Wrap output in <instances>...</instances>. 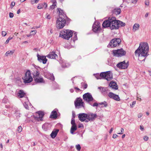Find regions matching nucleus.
<instances>
[{
	"mask_svg": "<svg viewBox=\"0 0 151 151\" xmlns=\"http://www.w3.org/2000/svg\"><path fill=\"white\" fill-rule=\"evenodd\" d=\"M71 124L72 126H77L75 119H71Z\"/></svg>",
	"mask_w": 151,
	"mask_h": 151,
	"instance_id": "42",
	"label": "nucleus"
},
{
	"mask_svg": "<svg viewBox=\"0 0 151 151\" xmlns=\"http://www.w3.org/2000/svg\"><path fill=\"white\" fill-rule=\"evenodd\" d=\"M76 147L77 150L78 151H80L81 149V145L79 144L76 145Z\"/></svg>",
	"mask_w": 151,
	"mask_h": 151,
	"instance_id": "44",
	"label": "nucleus"
},
{
	"mask_svg": "<svg viewBox=\"0 0 151 151\" xmlns=\"http://www.w3.org/2000/svg\"><path fill=\"white\" fill-rule=\"evenodd\" d=\"M58 110L57 109H55L51 113L49 118L54 119H58Z\"/></svg>",
	"mask_w": 151,
	"mask_h": 151,
	"instance_id": "16",
	"label": "nucleus"
},
{
	"mask_svg": "<svg viewBox=\"0 0 151 151\" xmlns=\"http://www.w3.org/2000/svg\"><path fill=\"white\" fill-rule=\"evenodd\" d=\"M88 87V85L87 83H86L84 84V85L83 86V89H86Z\"/></svg>",
	"mask_w": 151,
	"mask_h": 151,
	"instance_id": "61",
	"label": "nucleus"
},
{
	"mask_svg": "<svg viewBox=\"0 0 151 151\" xmlns=\"http://www.w3.org/2000/svg\"><path fill=\"white\" fill-rule=\"evenodd\" d=\"M73 31L69 29L61 31L60 33L59 36L64 39L68 40L72 36Z\"/></svg>",
	"mask_w": 151,
	"mask_h": 151,
	"instance_id": "4",
	"label": "nucleus"
},
{
	"mask_svg": "<svg viewBox=\"0 0 151 151\" xmlns=\"http://www.w3.org/2000/svg\"><path fill=\"white\" fill-rule=\"evenodd\" d=\"M121 42V40L119 38H115L111 40L107 45L109 48H113L119 46Z\"/></svg>",
	"mask_w": 151,
	"mask_h": 151,
	"instance_id": "7",
	"label": "nucleus"
},
{
	"mask_svg": "<svg viewBox=\"0 0 151 151\" xmlns=\"http://www.w3.org/2000/svg\"><path fill=\"white\" fill-rule=\"evenodd\" d=\"M14 114H19V115L21 114H20L19 113V111L18 110H15V113H14Z\"/></svg>",
	"mask_w": 151,
	"mask_h": 151,
	"instance_id": "60",
	"label": "nucleus"
},
{
	"mask_svg": "<svg viewBox=\"0 0 151 151\" xmlns=\"http://www.w3.org/2000/svg\"><path fill=\"white\" fill-rule=\"evenodd\" d=\"M31 73L30 71L29 70H27V71L26 72L24 76H27V75L28 76H31Z\"/></svg>",
	"mask_w": 151,
	"mask_h": 151,
	"instance_id": "45",
	"label": "nucleus"
},
{
	"mask_svg": "<svg viewBox=\"0 0 151 151\" xmlns=\"http://www.w3.org/2000/svg\"><path fill=\"white\" fill-rule=\"evenodd\" d=\"M35 114H37L38 115L39 117H41L42 118H43L45 115L44 111L41 110L36 111Z\"/></svg>",
	"mask_w": 151,
	"mask_h": 151,
	"instance_id": "33",
	"label": "nucleus"
},
{
	"mask_svg": "<svg viewBox=\"0 0 151 151\" xmlns=\"http://www.w3.org/2000/svg\"><path fill=\"white\" fill-rule=\"evenodd\" d=\"M40 76H33L35 84L45 83V81L42 77H40Z\"/></svg>",
	"mask_w": 151,
	"mask_h": 151,
	"instance_id": "12",
	"label": "nucleus"
},
{
	"mask_svg": "<svg viewBox=\"0 0 151 151\" xmlns=\"http://www.w3.org/2000/svg\"><path fill=\"white\" fill-rule=\"evenodd\" d=\"M88 114V119H89L90 122L93 121L97 117L96 114L89 113Z\"/></svg>",
	"mask_w": 151,
	"mask_h": 151,
	"instance_id": "18",
	"label": "nucleus"
},
{
	"mask_svg": "<svg viewBox=\"0 0 151 151\" xmlns=\"http://www.w3.org/2000/svg\"><path fill=\"white\" fill-rule=\"evenodd\" d=\"M139 27V25L138 24H135L133 27V30L134 31L137 30Z\"/></svg>",
	"mask_w": 151,
	"mask_h": 151,
	"instance_id": "37",
	"label": "nucleus"
},
{
	"mask_svg": "<svg viewBox=\"0 0 151 151\" xmlns=\"http://www.w3.org/2000/svg\"><path fill=\"white\" fill-rule=\"evenodd\" d=\"M7 99H6V98L4 97L2 100V102L6 104L7 103Z\"/></svg>",
	"mask_w": 151,
	"mask_h": 151,
	"instance_id": "49",
	"label": "nucleus"
},
{
	"mask_svg": "<svg viewBox=\"0 0 151 151\" xmlns=\"http://www.w3.org/2000/svg\"><path fill=\"white\" fill-rule=\"evenodd\" d=\"M76 117V114L75 113V112L73 111H72V119H75V118Z\"/></svg>",
	"mask_w": 151,
	"mask_h": 151,
	"instance_id": "54",
	"label": "nucleus"
},
{
	"mask_svg": "<svg viewBox=\"0 0 151 151\" xmlns=\"http://www.w3.org/2000/svg\"><path fill=\"white\" fill-rule=\"evenodd\" d=\"M48 79L51 80L52 81H54L55 80V76H45Z\"/></svg>",
	"mask_w": 151,
	"mask_h": 151,
	"instance_id": "40",
	"label": "nucleus"
},
{
	"mask_svg": "<svg viewBox=\"0 0 151 151\" xmlns=\"http://www.w3.org/2000/svg\"><path fill=\"white\" fill-rule=\"evenodd\" d=\"M145 4L147 6H148L149 5V1L148 0H146L145 1Z\"/></svg>",
	"mask_w": 151,
	"mask_h": 151,
	"instance_id": "56",
	"label": "nucleus"
},
{
	"mask_svg": "<svg viewBox=\"0 0 151 151\" xmlns=\"http://www.w3.org/2000/svg\"><path fill=\"white\" fill-rule=\"evenodd\" d=\"M118 136L116 134H114L113 136H112V138H113L115 139L117 137H118Z\"/></svg>",
	"mask_w": 151,
	"mask_h": 151,
	"instance_id": "64",
	"label": "nucleus"
},
{
	"mask_svg": "<svg viewBox=\"0 0 151 151\" xmlns=\"http://www.w3.org/2000/svg\"><path fill=\"white\" fill-rule=\"evenodd\" d=\"M83 100L86 101L88 104L93 106L92 102L96 101L91 94L89 92H87L84 94L83 96Z\"/></svg>",
	"mask_w": 151,
	"mask_h": 151,
	"instance_id": "5",
	"label": "nucleus"
},
{
	"mask_svg": "<svg viewBox=\"0 0 151 151\" xmlns=\"http://www.w3.org/2000/svg\"><path fill=\"white\" fill-rule=\"evenodd\" d=\"M23 105L24 108L27 109L28 110L29 107L28 104L26 103V102H24L23 104Z\"/></svg>",
	"mask_w": 151,
	"mask_h": 151,
	"instance_id": "43",
	"label": "nucleus"
},
{
	"mask_svg": "<svg viewBox=\"0 0 151 151\" xmlns=\"http://www.w3.org/2000/svg\"><path fill=\"white\" fill-rule=\"evenodd\" d=\"M109 86L112 89L117 90L118 89V87L116 82L115 81H111L109 84Z\"/></svg>",
	"mask_w": 151,
	"mask_h": 151,
	"instance_id": "21",
	"label": "nucleus"
},
{
	"mask_svg": "<svg viewBox=\"0 0 151 151\" xmlns=\"http://www.w3.org/2000/svg\"><path fill=\"white\" fill-rule=\"evenodd\" d=\"M65 19L61 16H59L56 20V27L57 29H61L63 28L66 24Z\"/></svg>",
	"mask_w": 151,
	"mask_h": 151,
	"instance_id": "6",
	"label": "nucleus"
},
{
	"mask_svg": "<svg viewBox=\"0 0 151 151\" xmlns=\"http://www.w3.org/2000/svg\"><path fill=\"white\" fill-rule=\"evenodd\" d=\"M45 5V8L46 9L47 7V4L45 2L43 4H39L37 6V8L38 9H41L44 7Z\"/></svg>",
	"mask_w": 151,
	"mask_h": 151,
	"instance_id": "31",
	"label": "nucleus"
},
{
	"mask_svg": "<svg viewBox=\"0 0 151 151\" xmlns=\"http://www.w3.org/2000/svg\"><path fill=\"white\" fill-rule=\"evenodd\" d=\"M6 35V32L2 31V35L3 36H5Z\"/></svg>",
	"mask_w": 151,
	"mask_h": 151,
	"instance_id": "62",
	"label": "nucleus"
},
{
	"mask_svg": "<svg viewBox=\"0 0 151 151\" xmlns=\"http://www.w3.org/2000/svg\"><path fill=\"white\" fill-rule=\"evenodd\" d=\"M34 72L32 73L33 76H39L40 73L44 76H53L52 73H51L46 70V68L41 69L39 67L35 65H34Z\"/></svg>",
	"mask_w": 151,
	"mask_h": 151,
	"instance_id": "2",
	"label": "nucleus"
},
{
	"mask_svg": "<svg viewBox=\"0 0 151 151\" xmlns=\"http://www.w3.org/2000/svg\"><path fill=\"white\" fill-rule=\"evenodd\" d=\"M74 36L73 37V41L74 42H75L76 40H78V38L77 37V33L76 32H75L74 33Z\"/></svg>",
	"mask_w": 151,
	"mask_h": 151,
	"instance_id": "41",
	"label": "nucleus"
},
{
	"mask_svg": "<svg viewBox=\"0 0 151 151\" xmlns=\"http://www.w3.org/2000/svg\"><path fill=\"white\" fill-rule=\"evenodd\" d=\"M143 139L145 141H147L148 140L149 137L147 136H144Z\"/></svg>",
	"mask_w": 151,
	"mask_h": 151,
	"instance_id": "55",
	"label": "nucleus"
},
{
	"mask_svg": "<svg viewBox=\"0 0 151 151\" xmlns=\"http://www.w3.org/2000/svg\"><path fill=\"white\" fill-rule=\"evenodd\" d=\"M81 100L83 101V99L80 97L77 98L74 101L75 106L76 103L78 104L79 102H80L81 101Z\"/></svg>",
	"mask_w": 151,
	"mask_h": 151,
	"instance_id": "39",
	"label": "nucleus"
},
{
	"mask_svg": "<svg viewBox=\"0 0 151 151\" xmlns=\"http://www.w3.org/2000/svg\"><path fill=\"white\" fill-rule=\"evenodd\" d=\"M26 95L25 93L23 90H20L17 93V95L20 98H22Z\"/></svg>",
	"mask_w": 151,
	"mask_h": 151,
	"instance_id": "26",
	"label": "nucleus"
},
{
	"mask_svg": "<svg viewBox=\"0 0 151 151\" xmlns=\"http://www.w3.org/2000/svg\"><path fill=\"white\" fill-rule=\"evenodd\" d=\"M149 46L147 43H141L139 47L135 52V55H138L139 57L138 60L139 61H144L145 57L149 55Z\"/></svg>",
	"mask_w": 151,
	"mask_h": 151,
	"instance_id": "1",
	"label": "nucleus"
},
{
	"mask_svg": "<svg viewBox=\"0 0 151 151\" xmlns=\"http://www.w3.org/2000/svg\"><path fill=\"white\" fill-rule=\"evenodd\" d=\"M113 54L114 56L121 57L126 55V52L122 48H121L113 50Z\"/></svg>",
	"mask_w": 151,
	"mask_h": 151,
	"instance_id": "9",
	"label": "nucleus"
},
{
	"mask_svg": "<svg viewBox=\"0 0 151 151\" xmlns=\"http://www.w3.org/2000/svg\"><path fill=\"white\" fill-rule=\"evenodd\" d=\"M114 17H109L108 19L105 20L103 23L102 25L103 28H106L109 27L110 29L111 30L114 29H112V27L113 25H114Z\"/></svg>",
	"mask_w": 151,
	"mask_h": 151,
	"instance_id": "3",
	"label": "nucleus"
},
{
	"mask_svg": "<svg viewBox=\"0 0 151 151\" xmlns=\"http://www.w3.org/2000/svg\"><path fill=\"white\" fill-rule=\"evenodd\" d=\"M52 86L54 89L55 90L58 88L59 86L55 81H54L52 82Z\"/></svg>",
	"mask_w": 151,
	"mask_h": 151,
	"instance_id": "36",
	"label": "nucleus"
},
{
	"mask_svg": "<svg viewBox=\"0 0 151 151\" xmlns=\"http://www.w3.org/2000/svg\"><path fill=\"white\" fill-rule=\"evenodd\" d=\"M15 50H13L11 51H7L5 53V55L6 56H8L9 55H12L14 52Z\"/></svg>",
	"mask_w": 151,
	"mask_h": 151,
	"instance_id": "38",
	"label": "nucleus"
},
{
	"mask_svg": "<svg viewBox=\"0 0 151 151\" xmlns=\"http://www.w3.org/2000/svg\"><path fill=\"white\" fill-rule=\"evenodd\" d=\"M16 77H14L13 79L14 81L19 86H21L22 85V78L20 76H16Z\"/></svg>",
	"mask_w": 151,
	"mask_h": 151,
	"instance_id": "19",
	"label": "nucleus"
},
{
	"mask_svg": "<svg viewBox=\"0 0 151 151\" xmlns=\"http://www.w3.org/2000/svg\"><path fill=\"white\" fill-rule=\"evenodd\" d=\"M36 32H37L36 30H35L32 31L31 32V33H32V34L31 35H34L36 34Z\"/></svg>",
	"mask_w": 151,
	"mask_h": 151,
	"instance_id": "57",
	"label": "nucleus"
},
{
	"mask_svg": "<svg viewBox=\"0 0 151 151\" xmlns=\"http://www.w3.org/2000/svg\"><path fill=\"white\" fill-rule=\"evenodd\" d=\"M111 71H108L101 73L99 76H112V73L111 74Z\"/></svg>",
	"mask_w": 151,
	"mask_h": 151,
	"instance_id": "34",
	"label": "nucleus"
},
{
	"mask_svg": "<svg viewBox=\"0 0 151 151\" xmlns=\"http://www.w3.org/2000/svg\"><path fill=\"white\" fill-rule=\"evenodd\" d=\"M57 12L58 11L59 13V16H60L62 15L64 18L68 19V20H70V19L67 16L66 14L63 11V10L62 9L60 8H58L57 9Z\"/></svg>",
	"mask_w": 151,
	"mask_h": 151,
	"instance_id": "22",
	"label": "nucleus"
},
{
	"mask_svg": "<svg viewBox=\"0 0 151 151\" xmlns=\"http://www.w3.org/2000/svg\"><path fill=\"white\" fill-rule=\"evenodd\" d=\"M96 79H105L107 81H110L109 76H95Z\"/></svg>",
	"mask_w": 151,
	"mask_h": 151,
	"instance_id": "28",
	"label": "nucleus"
},
{
	"mask_svg": "<svg viewBox=\"0 0 151 151\" xmlns=\"http://www.w3.org/2000/svg\"><path fill=\"white\" fill-rule=\"evenodd\" d=\"M136 104V101H133L132 104H130V106H131V108H133L134 106V105L135 104Z\"/></svg>",
	"mask_w": 151,
	"mask_h": 151,
	"instance_id": "51",
	"label": "nucleus"
},
{
	"mask_svg": "<svg viewBox=\"0 0 151 151\" xmlns=\"http://www.w3.org/2000/svg\"><path fill=\"white\" fill-rule=\"evenodd\" d=\"M32 76H24L22 78L23 80V82L25 84H27L31 82L33 80Z\"/></svg>",
	"mask_w": 151,
	"mask_h": 151,
	"instance_id": "14",
	"label": "nucleus"
},
{
	"mask_svg": "<svg viewBox=\"0 0 151 151\" xmlns=\"http://www.w3.org/2000/svg\"><path fill=\"white\" fill-rule=\"evenodd\" d=\"M22 128L21 126H19L18 127L17 130L19 133H20L22 131Z\"/></svg>",
	"mask_w": 151,
	"mask_h": 151,
	"instance_id": "46",
	"label": "nucleus"
},
{
	"mask_svg": "<svg viewBox=\"0 0 151 151\" xmlns=\"http://www.w3.org/2000/svg\"><path fill=\"white\" fill-rule=\"evenodd\" d=\"M13 38L12 37H9L7 40H6V41L5 42V43L6 44H8L10 40L12 39Z\"/></svg>",
	"mask_w": 151,
	"mask_h": 151,
	"instance_id": "47",
	"label": "nucleus"
},
{
	"mask_svg": "<svg viewBox=\"0 0 151 151\" xmlns=\"http://www.w3.org/2000/svg\"><path fill=\"white\" fill-rule=\"evenodd\" d=\"M15 5V3L14 2H12L11 4L10 7L11 9L12 8L13 6Z\"/></svg>",
	"mask_w": 151,
	"mask_h": 151,
	"instance_id": "53",
	"label": "nucleus"
},
{
	"mask_svg": "<svg viewBox=\"0 0 151 151\" xmlns=\"http://www.w3.org/2000/svg\"><path fill=\"white\" fill-rule=\"evenodd\" d=\"M56 6V4H53L51 5L50 7V9H53L55 8V6Z\"/></svg>",
	"mask_w": 151,
	"mask_h": 151,
	"instance_id": "48",
	"label": "nucleus"
},
{
	"mask_svg": "<svg viewBox=\"0 0 151 151\" xmlns=\"http://www.w3.org/2000/svg\"><path fill=\"white\" fill-rule=\"evenodd\" d=\"M37 60L40 63L42 62L44 64L46 63L47 60L46 58V56L40 55L38 54H37Z\"/></svg>",
	"mask_w": 151,
	"mask_h": 151,
	"instance_id": "17",
	"label": "nucleus"
},
{
	"mask_svg": "<svg viewBox=\"0 0 151 151\" xmlns=\"http://www.w3.org/2000/svg\"><path fill=\"white\" fill-rule=\"evenodd\" d=\"M80 102H79L78 104H75V107L76 108L79 109L81 107H83V108L85 107V104L84 102L81 100Z\"/></svg>",
	"mask_w": 151,
	"mask_h": 151,
	"instance_id": "29",
	"label": "nucleus"
},
{
	"mask_svg": "<svg viewBox=\"0 0 151 151\" xmlns=\"http://www.w3.org/2000/svg\"><path fill=\"white\" fill-rule=\"evenodd\" d=\"M9 17L10 18H12L14 17V14L13 13L11 12H10L9 14Z\"/></svg>",
	"mask_w": 151,
	"mask_h": 151,
	"instance_id": "58",
	"label": "nucleus"
},
{
	"mask_svg": "<svg viewBox=\"0 0 151 151\" xmlns=\"http://www.w3.org/2000/svg\"><path fill=\"white\" fill-rule=\"evenodd\" d=\"M108 96L110 98L112 99L115 101H120V99L119 96L113 92H109Z\"/></svg>",
	"mask_w": 151,
	"mask_h": 151,
	"instance_id": "13",
	"label": "nucleus"
},
{
	"mask_svg": "<svg viewBox=\"0 0 151 151\" xmlns=\"http://www.w3.org/2000/svg\"><path fill=\"white\" fill-rule=\"evenodd\" d=\"M78 128H81V127H83L84 126L82 124L79 123L78 126Z\"/></svg>",
	"mask_w": 151,
	"mask_h": 151,
	"instance_id": "52",
	"label": "nucleus"
},
{
	"mask_svg": "<svg viewBox=\"0 0 151 151\" xmlns=\"http://www.w3.org/2000/svg\"><path fill=\"white\" fill-rule=\"evenodd\" d=\"M74 88L76 90V91L77 93L78 92V91H81V90L78 87H74Z\"/></svg>",
	"mask_w": 151,
	"mask_h": 151,
	"instance_id": "50",
	"label": "nucleus"
},
{
	"mask_svg": "<svg viewBox=\"0 0 151 151\" xmlns=\"http://www.w3.org/2000/svg\"><path fill=\"white\" fill-rule=\"evenodd\" d=\"M51 126V123H45L42 125V128L44 131H46Z\"/></svg>",
	"mask_w": 151,
	"mask_h": 151,
	"instance_id": "23",
	"label": "nucleus"
},
{
	"mask_svg": "<svg viewBox=\"0 0 151 151\" xmlns=\"http://www.w3.org/2000/svg\"><path fill=\"white\" fill-rule=\"evenodd\" d=\"M59 131V129H54L50 134L51 137L52 139L55 138L56 137Z\"/></svg>",
	"mask_w": 151,
	"mask_h": 151,
	"instance_id": "25",
	"label": "nucleus"
},
{
	"mask_svg": "<svg viewBox=\"0 0 151 151\" xmlns=\"http://www.w3.org/2000/svg\"><path fill=\"white\" fill-rule=\"evenodd\" d=\"M92 30L96 33H99L101 30L100 23L99 22L94 23L92 26Z\"/></svg>",
	"mask_w": 151,
	"mask_h": 151,
	"instance_id": "10",
	"label": "nucleus"
},
{
	"mask_svg": "<svg viewBox=\"0 0 151 151\" xmlns=\"http://www.w3.org/2000/svg\"><path fill=\"white\" fill-rule=\"evenodd\" d=\"M104 105L103 106H101V108H103L104 107H106L108 106V104L107 103V102L105 101L104 102H101L100 103H98L97 102H95L93 103V107H98L99 106V105Z\"/></svg>",
	"mask_w": 151,
	"mask_h": 151,
	"instance_id": "20",
	"label": "nucleus"
},
{
	"mask_svg": "<svg viewBox=\"0 0 151 151\" xmlns=\"http://www.w3.org/2000/svg\"><path fill=\"white\" fill-rule=\"evenodd\" d=\"M31 117H33L34 118L35 121H36L37 122H39L40 121H43V118L39 116H35L34 115L31 116Z\"/></svg>",
	"mask_w": 151,
	"mask_h": 151,
	"instance_id": "32",
	"label": "nucleus"
},
{
	"mask_svg": "<svg viewBox=\"0 0 151 151\" xmlns=\"http://www.w3.org/2000/svg\"><path fill=\"white\" fill-rule=\"evenodd\" d=\"M47 57L49 58L56 59L58 58L57 55L54 51L51 52L47 55Z\"/></svg>",
	"mask_w": 151,
	"mask_h": 151,
	"instance_id": "24",
	"label": "nucleus"
},
{
	"mask_svg": "<svg viewBox=\"0 0 151 151\" xmlns=\"http://www.w3.org/2000/svg\"><path fill=\"white\" fill-rule=\"evenodd\" d=\"M79 120L82 122H83L85 119H88V114L85 113H80L78 114Z\"/></svg>",
	"mask_w": 151,
	"mask_h": 151,
	"instance_id": "15",
	"label": "nucleus"
},
{
	"mask_svg": "<svg viewBox=\"0 0 151 151\" xmlns=\"http://www.w3.org/2000/svg\"><path fill=\"white\" fill-rule=\"evenodd\" d=\"M124 131V129L123 128H121V132L119 133H118L117 134H123Z\"/></svg>",
	"mask_w": 151,
	"mask_h": 151,
	"instance_id": "59",
	"label": "nucleus"
},
{
	"mask_svg": "<svg viewBox=\"0 0 151 151\" xmlns=\"http://www.w3.org/2000/svg\"><path fill=\"white\" fill-rule=\"evenodd\" d=\"M77 126H72L70 130V133L73 134H75L74 132L77 130Z\"/></svg>",
	"mask_w": 151,
	"mask_h": 151,
	"instance_id": "35",
	"label": "nucleus"
},
{
	"mask_svg": "<svg viewBox=\"0 0 151 151\" xmlns=\"http://www.w3.org/2000/svg\"><path fill=\"white\" fill-rule=\"evenodd\" d=\"M98 89H99L101 93L103 95L105 94V93L108 91L107 87L100 86L98 87Z\"/></svg>",
	"mask_w": 151,
	"mask_h": 151,
	"instance_id": "27",
	"label": "nucleus"
},
{
	"mask_svg": "<svg viewBox=\"0 0 151 151\" xmlns=\"http://www.w3.org/2000/svg\"><path fill=\"white\" fill-rule=\"evenodd\" d=\"M114 25L112 27V29H118L120 27H124L125 26L126 24L125 23L119 20H117L116 18L114 17Z\"/></svg>",
	"mask_w": 151,
	"mask_h": 151,
	"instance_id": "8",
	"label": "nucleus"
},
{
	"mask_svg": "<svg viewBox=\"0 0 151 151\" xmlns=\"http://www.w3.org/2000/svg\"><path fill=\"white\" fill-rule=\"evenodd\" d=\"M57 125H59V127H60L61 128V129H62L63 128V125L61 124L60 123H58L57 124Z\"/></svg>",
	"mask_w": 151,
	"mask_h": 151,
	"instance_id": "63",
	"label": "nucleus"
},
{
	"mask_svg": "<svg viewBox=\"0 0 151 151\" xmlns=\"http://www.w3.org/2000/svg\"><path fill=\"white\" fill-rule=\"evenodd\" d=\"M121 12V9L120 8H116L114 9L112 11L113 14H115L116 15L119 14Z\"/></svg>",
	"mask_w": 151,
	"mask_h": 151,
	"instance_id": "30",
	"label": "nucleus"
},
{
	"mask_svg": "<svg viewBox=\"0 0 151 151\" xmlns=\"http://www.w3.org/2000/svg\"><path fill=\"white\" fill-rule=\"evenodd\" d=\"M129 65V62L126 63L125 61L124 60L118 63L117 64L116 66L120 69H125L128 68Z\"/></svg>",
	"mask_w": 151,
	"mask_h": 151,
	"instance_id": "11",
	"label": "nucleus"
}]
</instances>
